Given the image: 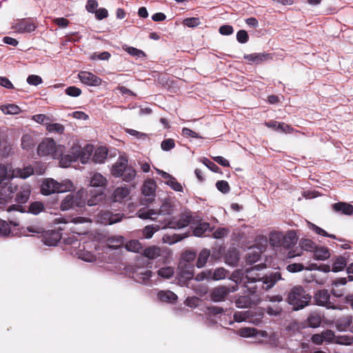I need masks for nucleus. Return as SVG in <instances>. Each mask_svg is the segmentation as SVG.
<instances>
[{
  "label": "nucleus",
  "mask_w": 353,
  "mask_h": 353,
  "mask_svg": "<svg viewBox=\"0 0 353 353\" xmlns=\"http://www.w3.org/2000/svg\"><path fill=\"white\" fill-rule=\"evenodd\" d=\"M64 152V146L57 145L54 139L46 138L38 145L37 152L39 156L50 157L52 159H59Z\"/></svg>",
  "instance_id": "4"
},
{
  "label": "nucleus",
  "mask_w": 353,
  "mask_h": 353,
  "mask_svg": "<svg viewBox=\"0 0 353 353\" xmlns=\"http://www.w3.org/2000/svg\"><path fill=\"white\" fill-rule=\"evenodd\" d=\"M212 228L207 222L199 223L193 230L194 235L196 236H201L206 231L210 230Z\"/></svg>",
  "instance_id": "43"
},
{
  "label": "nucleus",
  "mask_w": 353,
  "mask_h": 353,
  "mask_svg": "<svg viewBox=\"0 0 353 353\" xmlns=\"http://www.w3.org/2000/svg\"><path fill=\"white\" fill-rule=\"evenodd\" d=\"M32 120L40 124H45L47 125L50 122V119L45 114H39L32 116Z\"/></svg>",
  "instance_id": "61"
},
{
  "label": "nucleus",
  "mask_w": 353,
  "mask_h": 353,
  "mask_svg": "<svg viewBox=\"0 0 353 353\" xmlns=\"http://www.w3.org/2000/svg\"><path fill=\"white\" fill-rule=\"evenodd\" d=\"M347 265V260L344 256H339L334 259L332 271L334 272H338L343 270Z\"/></svg>",
  "instance_id": "35"
},
{
  "label": "nucleus",
  "mask_w": 353,
  "mask_h": 353,
  "mask_svg": "<svg viewBox=\"0 0 353 353\" xmlns=\"http://www.w3.org/2000/svg\"><path fill=\"white\" fill-rule=\"evenodd\" d=\"M179 275L184 280H190L194 276V266L186 262H180L179 265Z\"/></svg>",
  "instance_id": "20"
},
{
  "label": "nucleus",
  "mask_w": 353,
  "mask_h": 353,
  "mask_svg": "<svg viewBox=\"0 0 353 353\" xmlns=\"http://www.w3.org/2000/svg\"><path fill=\"white\" fill-rule=\"evenodd\" d=\"M34 145V139L30 134H24L21 138V147L24 150H30Z\"/></svg>",
  "instance_id": "53"
},
{
  "label": "nucleus",
  "mask_w": 353,
  "mask_h": 353,
  "mask_svg": "<svg viewBox=\"0 0 353 353\" xmlns=\"http://www.w3.org/2000/svg\"><path fill=\"white\" fill-rule=\"evenodd\" d=\"M268 54L261 53H254L245 56V59L250 62L259 63L262 61L267 60Z\"/></svg>",
  "instance_id": "41"
},
{
  "label": "nucleus",
  "mask_w": 353,
  "mask_h": 353,
  "mask_svg": "<svg viewBox=\"0 0 353 353\" xmlns=\"http://www.w3.org/2000/svg\"><path fill=\"white\" fill-rule=\"evenodd\" d=\"M298 241V236L296 232L294 230H290L283 235L282 240V247L285 248H290L293 247Z\"/></svg>",
  "instance_id": "25"
},
{
  "label": "nucleus",
  "mask_w": 353,
  "mask_h": 353,
  "mask_svg": "<svg viewBox=\"0 0 353 353\" xmlns=\"http://www.w3.org/2000/svg\"><path fill=\"white\" fill-rule=\"evenodd\" d=\"M283 234L279 231H273L270 233L269 243L270 245L274 249L281 248L282 246V240Z\"/></svg>",
  "instance_id": "27"
},
{
  "label": "nucleus",
  "mask_w": 353,
  "mask_h": 353,
  "mask_svg": "<svg viewBox=\"0 0 353 353\" xmlns=\"http://www.w3.org/2000/svg\"><path fill=\"white\" fill-rule=\"evenodd\" d=\"M156 183L153 180L149 179L143 185L142 193L145 196H153L156 190Z\"/></svg>",
  "instance_id": "37"
},
{
  "label": "nucleus",
  "mask_w": 353,
  "mask_h": 353,
  "mask_svg": "<svg viewBox=\"0 0 353 353\" xmlns=\"http://www.w3.org/2000/svg\"><path fill=\"white\" fill-rule=\"evenodd\" d=\"M17 189V186L13 183L2 186L0 191V209H5L6 205L12 201L13 194Z\"/></svg>",
  "instance_id": "10"
},
{
  "label": "nucleus",
  "mask_w": 353,
  "mask_h": 353,
  "mask_svg": "<svg viewBox=\"0 0 353 353\" xmlns=\"http://www.w3.org/2000/svg\"><path fill=\"white\" fill-rule=\"evenodd\" d=\"M301 249L307 252H314L316 245L310 239H301L299 242Z\"/></svg>",
  "instance_id": "47"
},
{
  "label": "nucleus",
  "mask_w": 353,
  "mask_h": 353,
  "mask_svg": "<svg viewBox=\"0 0 353 353\" xmlns=\"http://www.w3.org/2000/svg\"><path fill=\"white\" fill-rule=\"evenodd\" d=\"M321 333L324 342L327 343H334L335 339V334L332 330H326L325 331H323Z\"/></svg>",
  "instance_id": "59"
},
{
  "label": "nucleus",
  "mask_w": 353,
  "mask_h": 353,
  "mask_svg": "<svg viewBox=\"0 0 353 353\" xmlns=\"http://www.w3.org/2000/svg\"><path fill=\"white\" fill-rule=\"evenodd\" d=\"M239 259V253L236 250H229L225 256V262L231 266L237 264Z\"/></svg>",
  "instance_id": "39"
},
{
  "label": "nucleus",
  "mask_w": 353,
  "mask_h": 353,
  "mask_svg": "<svg viewBox=\"0 0 353 353\" xmlns=\"http://www.w3.org/2000/svg\"><path fill=\"white\" fill-rule=\"evenodd\" d=\"M159 229H160L159 225H147L143 228V230L142 231V234L144 236V238L150 239V238H152V236H153L154 232L158 231Z\"/></svg>",
  "instance_id": "48"
},
{
  "label": "nucleus",
  "mask_w": 353,
  "mask_h": 353,
  "mask_svg": "<svg viewBox=\"0 0 353 353\" xmlns=\"http://www.w3.org/2000/svg\"><path fill=\"white\" fill-rule=\"evenodd\" d=\"M128 159L124 156H120L117 162L112 166V174L115 177H120L128 168Z\"/></svg>",
  "instance_id": "16"
},
{
  "label": "nucleus",
  "mask_w": 353,
  "mask_h": 353,
  "mask_svg": "<svg viewBox=\"0 0 353 353\" xmlns=\"http://www.w3.org/2000/svg\"><path fill=\"white\" fill-rule=\"evenodd\" d=\"M61 239V234L55 230H48L42 235L43 243L48 246H54Z\"/></svg>",
  "instance_id": "19"
},
{
  "label": "nucleus",
  "mask_w": 353,
  "mask_h": 353,
  "mask_svg": "<svg viewBox=\"0 0 353 353\" xmlns=\"http://www.w3.org/2000/svg\"><path fill=\"white\" fill-rule=\"evenodd\" d=\"M314 258L319 261H325L330 258V252L328 248L323 246H317L314 250Z\"/></svg>",
  "instance_id": "30"
},
{
  "label": "nucleus",
  "mask_w": 353,
  "mask_h": 353,
  "mask_svg": "<svg viewBox=\"0 0 353 353\" xmlns=\"http://www.w3.org/2000/svg\"><path fill=\"white\" fill-rule=\"evenodd\" d=\"M228 233V229L225 228H219L214 232L212 235L214 239H222L226 236Z\"/></svg>",
  "instance_id": "62"
},
{
  "label": "nucleus",
  "mask_w": 353,
  "mask_h": 353,
  "mask_svg": "<svg viewBox=\"0 0 353 353\" xmlns=\"http://www.w3.org/2000/svg\"><path fill=\"white\" fill-rule=\"evenodd\" d=\"M152 275V271L139 268L132 273V278L138 283L146 284Z\"/></svg>",
  "instance_id": "22"
},
{
  "label": "nucleus",
  "mask_w": 353,
  "mask_h": 353,
  "mask_svg": "<svg viewBox=\"0 0 353 353\" xmlns=\"http://www.w3.org/2000/svg\"><path fill=\"white\" fill-rule=\"evenodd\" d=\"M308 225H309L310 229L312 230L313 231H314L316 234H318L319 235L326 236V237H330L332 239H336V237L334 234H328L325 230L319 228V226L316 225L314 223L308 222Z\"/></svg>",
  "instance_id": "52"
},
{
  "label": "nucleus",
  "mask_w": 353,
  "mask_h": 353,
  "mask_svg": "<svg viewBox=\"0 0 353 353\" xmlns=\"http://www.w3.org/2000/svg\"><path fill=\"white\" fill-rule=\"evenodd\" d=\"M252 303V301L249 296H241L236 301L238 307H248Z\"/></svg>",
  "instance_id": "54"
},
{
  "label": "nucleus",
  "mask_w": 353,
  "mask_h": 353,
  "mask_svg": "<svg viewBox=\"0 0 353 353\" xmlns=\"http://www.w3.org/2000/svg\"><path fill=\"white\" fill-rule=\"evenodd\" d=\"M10 232L9 224L6 221L0 219V236H7L10 234Z\"/></svg>",
  "instance_id": "60"
},
{
  "label": "nucleus",
  "mask_w": 353,
  "mask_h": 353,
  "mask_svg": "<svg viewBox=\"0 0 353 353\" xmlns=\"http://www.w3.org/2000/svg\"><path fill=\"white\" fill-rule=\"evenodd\" d=\"M210 255V252L208 249H203L199 254V257L196 261V265L198 268H202L206 263L209 256Z\"/></svg>",
  "instance_id": "45"
},
{
  "label": "nucleus",
  "mask_w": 353,
  "mask_h": 353,
  "mask_svg": "<svg viewBox=\"0 0 353 353\" xmlns=\"http://www.w3.org/2000/svg\"><path fill=\"white\" fill-rule=\"evenodd\" d=\"M165 254H167L166 248L156 245L150 246L143 250V255L152 260L163 256Z\"/></svg>",
  "instance_id": "18"
},
{
  "label": "nucleus",
  "mask_w": 353,
  "mask_h": 353,
  "mask_svg": "<svg viewBox=\"0 0 353 353\" xmlns=\"http://www.w3.org/2000/svg\"><path fill=\"white\" fill-rule=\"evenodd\" d=\"M245 275L244 273L239 270L233 272L230 276V279L236 283V284L243 283L244 284ZM238 286V285H236Z\"/></svg>",
  "instance_id": "57"
},
{
  "label": "nucleus",
  "mask_w": 353,
  "mask_h": 353,
  "mask_svg": "<svg viewBox=\"0 0 353 353\" xmlns=\"http://www.w3.org/2000/svg\"><path fill=\"white\" fill-rule=\"evenodd\" d=\"M130 193V190L125 186H121L117 188L112 194V199L114 202H121L126 199Z\"/></svg>",
  "instance_id": "24"
},
{
  "label": "nucleus",
  "mask_w": 353,
  "mask_h": 353,
  "mask_svg": "<svg viewBox=\"0 0 353 353\" xmlns=\"http://www.w3.org/2000/svg\"><path fill=\"white\" fill-rule=\"evenodd\" d=\"M191 221V216L187 214L182 215L179 219L176 218L165 219L163 221H159L163 224L162 228L181 229L188 226Z\"/></svg>",
  "instance_id": "9"
},
{
  "label": "nucleus",
  "mask_w": 353,
  "mask_h": 353,
  "mask_svg": "<svg viewBox=\"0 0 353 353\" xmlns=\"http://www.w3.org/2000/svg\"><path fill=\"white\" fill-rule=\"evenodd\" d=\"M251 316L252 314L250 310L236 312L234 314V319L237 322L248 321L254 324L260 323L261 317L256 319H252Z\"/></svg>",
  "instance_id": "23"
},
{
  "label": "nucleus",
  "mask_w": 353,
  "mask_h": 353,
  "mask_svg": "<svg viewBox=\"0 0 353 353\" xmlns=\"http://www.w3.org/2000/svg\"><path fill=\"white\" fill-rule=\"evenodd\" d=\"M123 50L127 52L129 54L137 58L145 57V54L143 51L135 48L134 47L128 46V45H123L122 46Z\"/></svg>",
  "instance_id": "44"
},
{
  "label": "nucleus",
  "mask_w": 353,
  "mask_h": 353,
  "mask_svg": "<svg viewBox=\"0 0 353 353\" xmlns=\"http://www.w3.org/2000/svg\"><path fill=\"white\" fill-rule=\"evenodd\" d=\"M238 289L237 285L232 287L219 286L215 288L212 292V299L216 302L222 301L230 292H236Z\"/></svg>",
  "instance_id": "14"
},
{
  "label": "nucleus",
  "mask_w": 353,
  "mask_h": 353,
  "mask_svg": "<svg viewBox=\"0 0 353 353\" xmlns=\"http://www.w3.org/2000/svg\"><path fill=\"white\" fill-rule=\"evenodd\" d=\"M124 244V238L122 236H113L107 239V246L109 248L117 249Z\"/></svg>",
  "instance_id": "36"
},
{
  "label": "nucleus",
  "mask_w": 353,
  "mask_h": 353,
  "mask_svg": "<svg viewBox=\"0 0 353 353\" xmlns=\"http://www.w3.org/2000/svg\"><path fill=\"white\" fill-rule=\"evenodd\" d=\"M172 212V205L168 203H164L159 210V215H170Z\"/></svg>",
  "instance_id": "64"
},
{
  "label": "nucleus",
  "mask_w": 353,
  "mask_h": 353,
  "mask_svg": "<svg viewBox=\"0 0 353 353\" xmlns=\"http://www.w3.org/2000/svg\"><path fill=\"white\" fill-rule=\"evenodd\" d=\"M336 329L340 332H345L349 330L353 333L352 316L346 315L337 319L335 323Z\"/></svg>",
  "instance_id": "17"
},
{
  "label": "nucleus",
  "mask_w": 353,
  "mask_h": 353,
  "mask_svg": "<svg viewBox=\"0 0 353 353\" xmlns=\"http://www.w3.org/2000/svg\"><path fill=\"white\" fill-rule=\"evenodd\" d=\"M108 149L105 147H99L94 153L92 161L95 163H103L106 159Z\"/></svg>",
  "instance_id": "31"
},
{
  "label": "nucleus",
  "mask_w": 353,
  "mask_h": 353,
  "mask_svg": "<svg viewBox=\"0 0 353 353\" xmlns=\"http://www.w3.org/2000/svg\"><path fill=\"white\" fill-rule=\"evenodd\" d=\"M161 146L163 150L169 151L174 148V141L172 139H165L162 141Z\"/></svg>",
  "instance_id": "63"
},
{
  "label": "nucleus",
  "mask_w": 353,
  "mask_h": 353,
  "mask_svg": "<svg viewBox=\"0 0 353 353\" xmlns=\"http://www.w3.org/2000/svg\"><path fill=\"white\" fill-rule=\"evenodd\" d=\"M228 272L223 268H216L212 271L211 279L214 281H218L225 278Z\"/></svg>",
  "instance_id": "55"
},
{
  "label": "nucleus",
  "mask_w": 353,
  "mask_h": 353,
  "mask_svg": "<svg viewBox=\"0 0 353 353\" xmlns=\"http://www.w3.org/2000/svg\"><path fill=\"white\" fill-rule=\"evenodd\" d=\"M107 183V179L99 172L93 173L91 176L90 184L92 187H103Z\"/></svg>",
  "instance_id": "32"
},
{
  "label": "nucleus",
  "mask_w": 353,
  "mask_h": 353,
  "mask_svg": "<svg viewBox=\"0 0 353 353\" xmlns=\"http://www.w3.org/2000/svg\"><path fill=\"white\" fill-rule=\"evenodd\" d=\"M307 323L309 327L313 328L318 327L321 323V317L319 314L312 313L307 319Z\"/></svg>",
  "instance_id": "40"
},
{
  "label": "nucleus",
  "mask_w": 353,
  "mask_h": 353,
  "mask_svg": "<svg viewBox=\"0 0 353 353\" xmlns=\"http://www.w3.org/2000/svg\"><path fill=\"white\" fill-rule=\"evenodd\" d=\"M261 253L259 250L254 249H250L249 252L246 256V261L249 263H253L259 260Z\"/></svg>",
  "instance_id": "51"
},
{
  "label": "nucleus",
  "mask_w": 353,
  "mask_h": 353,
  "mask_svg": "<svg viewBox=\"0 0 353 353\" xmlns=\"http://www.w3.org/2000/svg\"><path fill=\"white\" fill-rule=\"evenodd\" d=\"M125 247L127 250L133 252H139L142 249L141 244L138 240H131L128 241L126 243Z\"/></svg>",
  "instance_id": "49"
},
{
  "label": "nucleus",
  "mask_w": 353,
  "mask_h": 353,
  "mask_svg": "<svg viewBox=\"0 0 353 353\" xmlns=\"http://www.w3.org/2000/svg\"><path fill=\"white\" fill-rule=\"evenodd\" d=\"M32 174L33 169L30 166L23 169H13L10 165L0 164V184L6 180H10L14 177L26 179Z\"/></svg>",
  "instance_id": "5"
},
{
  "label": "nucleus",
  "mask_w": 353,
  "mask_h": 353,
  "mask_svg": "<svg viewBox=\"0 0 353 353\" xmlns=\"http://www.w3.org/2000/svg\"><path fill=\"white\" fill-rule=\"evenodd\" d=\"M259 265H255L246 270L245 274L244 286L251 294L257 293L259 288L268 290L281 279L280 272H275L261 276L258 272Z\"/></svg>",
  "instance_id": "1"
},
{
  "label": "nucleus",
  "mask_w": 353,
  "mask_h": 353,
  "mask_svg": "<svg viewBox=\"0 0 353 353\" xmlns=\"http://www.w3.org/2000/svg\"><path fill=\"white\" fill-rule=\"evenodd\" d=\"M335 211L342 212L344 214L351 215L353 214V205L349 203L339 202L333 205Z\"/></svg>",
  "instance_id": "34"
},
{
  "label": "nucleus",
  "mask_w": 353,
  "mask_h": 353,
  "mask_svg": "<svg viewBox=\"0 0 353 353\" xmlns=\"http://www.w3.org/2000/svg\"><path fill=\"white\" fill-rule=\"evenodd\" d=\"M87 192L81 189L76 193L69 194L62 200L60 208L62 211H66L75 208H81L85 205V196Z\"/></svg>",
  "instance_id": "6"
},
{
  "label": "nucleus",
  "mask_w": 353,
  "mask_h": 353,
  "mask_svg": "<svg viewBox=\"0 0 353 353\" xmlns=\"http://www.w3.org/2000/svg\"><path fill=\"white\" fill-rule=\"evenodd\" d=\"M61 159L59 161L60 166L62 168H68L70 166L72 162L77 161V156L74 154L72 150V147L70 148V152L68 154L60 156Z\"/></svg>",
  "instance_id": "29"
},
{
  "label": "nucleus",
  "mask_w": 353,
  "mask_h": 353,
  "mask_svg": "<svg viewBox=\"0 0 353 353\" xmlns=\"http://www.w3.org/2000/svg\"><path fill=\"white\" fill-rule=\"evenodd\" d=\"M311 296L307 294L302 286H295L288 294V303L293 306L294 310L303 309L307 306L310 301Z\"/></svg>",
  "instance_id": "3"
},
{
  "label": "nucleus",
  "mask_w": 353,
  "mask_h": 353,
  "mask_svg": "<svg viewBox=\"0 0 353 353\" xmlns=\"http://www.w3.org/2000/svg\"><path fill=\"white\" fill-rule=\"evenodd\" d=\"M12 28L17 33H30L36 29V25L30 19H21L16 21Z\"/></svg>",
  "instance_id": "13"
},
{
  "label": "nucleus",
  "mask_w": 353,
  "mask_h": 353,
  "mask_svg": "<svg viewBox=\"0 0 353 353\" xmlns=\"http://www.w3.org/2000/svg\"><path fill=\"white\" fill-rule=\"evenodd\" d=\"M31 188L28 184H24L21 186L19 191L17 193L15 196V201L19 204L26 203L30 196Z\"/></svg>",
  "instance_id": "21"
},
{
  "label": "nucleus",
  "mask_w": 353,
  "mask_h": 353,
  "mask_svg": "<svg viewBox=\"0 0 353 353\" xmlns=\"http://www.w3.org/2000/svg\"><path fill=\"white\" fill-rule=\"evenodd\" d=\"M56 223H68L70 222L73 223L74 224H82L87 223L90 225L91 223V220L90 219L85 217L78 216L73 219H71L70 221H68L65 218L61 217L59 219H56Z\"/></svg>",
  "instance_id": "38"
},
{
  "label": "nucleus",
  "mask_w": 353,
  "mask_h": 353,
  "mask_svg": "<svg viewBox=\"0 0 353 353\" xmlns=\"http://www.w3.org/2000/svg\"><path fill=\"white\" fill-rule=\"evenodd\" d=\"M78 77L81 83L89 86H99L102 83L101 79L90 72L81 71Z\"/></svg>",
  "instance_id": "15"
},
{
  "label": "nucleus",
  "mask_w": 353,
  "mask_h": 353,
  "mask_svg": "<svg viewBox=\"0 0 353 353\" xmlns=\"http://www.w3.org/2000/svg\"><path fill=\"white\" fill-rule=\"evenodd\" d=\"M165 183L169 185L172 190L176 192H183V187L177 180L172 176L168 181H165Z\"/></svg>",
  "instance_id": "56"
},
{
  "label": "nucleus",
  "mask_w": 353,
  "mask_h": 353,
  "mask_svg": "<svg viewBox=\"0 0 353 353\" xmlns=\"http://www.w3.org/2000/svg\"><path fill=\"white\" fill-rule=\"evenodd\" d=\"M157 296L160 301L168 303H172L177 299V296L170 290H161L158 292Z\"/></svg>",
  "instance_id": "33"
},
{
  "label": "nucleus",
  "mask_w": 353,
  "mask_h": 353,
  "mask_svg": "<svg viewBox=\"0 0 353 353\" xmlns=\"http://www.w3.org/2000/svg\"><path fill=\"white\" fill-rule=\"evenodd\" d=\"M46 129L50 132H57L61 134L64 130V127L61 123H50L49 122L48 124H47Z\"/></svg>",
  "instance_id": "58"
},
{
  "label": "nucleus",
  "mask_w": 353,
  "mask_h": 353,
  "mask_svg": "<svg viewBox=\"0 0 353 353\" xmlns=\"http://www.w3.org/2000/svg\"><path fill=\"white\" fill-rule=\"evenodd\" d=\"M137 174V172L134 168L132 166H128V168L123 172V174L120 177H122L123 180L126 182H130L132 181Z\"/></svg>",
  "instance_id": "50"
},
{
  "label": "nucleus",
  "mask_w": 353,
  "mask_h": 353,
  "mask_svg": "<svg viewBox=\"0 0 353 353\" xmlns=\"http://www.w3.org/2000/svg\"><path fill=\"white\" fill-rule=\"evenodd\" d=\"M137 216L143 219L157 220V216L159 215V210L153 209L141 208L137 212Z\"/></svg>",
  "instance_id": "28"
},
{
  "label": "nucleus",
  "mask_w": 353,
  "mask_h": 353,
  "mask_svg": "<svg viewBox=\"0 0 353 353\" xmlns=\"http://www.w3.org/2000/svg\"><path fill=\"white\" fill-rule=\"evenodd\" d=\"M73 189V183L70 179H64L58 182L52 178H48L43 181L41 192L43 195H50L54 193L69 192Z\"/></svg>",
  "instance_id": "2"
},
{
  "label": "nucleus",
  "mask_w": 353,
  "mask_h": 353,
  "mask_svg": "<svg viewBox=\"0 0 353 353\" xmlns=\"http://www.w3.org/2000/svg\"><path fill=\"white\" fill-rule=\"evenodd\" d=\"M239 334L242 337L261 336L268 337V334L265 331H258L254 328L245 327L239 330Z\"/></svg>",
  "instance_id": "26"
},
{
  "label": "nucleus",
  "mask_w": 353,
  "mask_h": 353,
  "mask_svg": "<svg viewBox=\"0 0 353 353\" xmlns=\"http://www.w3.org/2000/svg\"><path fill=\"white\" fill-rule=\"evenodd\" d=\"M174 268L170 266L161 268L157 271L158 275L165 279L171 278L174 275Z\"/></svg>",
  "instance_id": "46"
},
{
  "label": "nucleus",
  "mask_w": 353,
  "mask_h": 353,
  "mask_svg": "<svg viewBox=\"0 0 353 353\" xmlns=\"http://www.w3.org/2000/svg\"><path fill=\"white\" fill-rule=\"evenodd\" d=\"M43 210H44V205L42 202L34 201L30 204L28 211H26L25 209V207H23V205H17V204H13V205H10L6 209V211L9 213H11L12 212H14V211L19 212L20 213L30 212L34 215H37L40 212L43 211Z\"/></svg>",
  "instance_id": "8"
},
{
  "label": "nucleus",
  "mask_w": 353,
  "mask_h": 353,
  "mask_svg": "<svg viewBox=\"0 0 353 353\" xmlns=\"http://www.w3.org/2000/svg\"><path fill=\"white\" fill-rule=\"evenodd\" d=\"M314 301L317 305L327 309L341 310L340 307L330 300V294L327 290H318L314 296Z\"/></svg>",
  "instance_id": "7"
},
{
  "label": "nucleus",
  "mask_w": 353,
  "mask_h": 353,
  "mask_svg": "<svg viewBox=\"0 0 353 353\" xmlns=\"http://www.w3.org/2000/svg\"><path fill=\"white\" fill-rule=\"evenodd\" d=\"M123 215L113 214L110 211H102L97 216V221L103 225H112L122 220Z\"/></svg>",
  "instance_id": "12"
},
{
  "label": "nucleus",
  "mask_w": 353,
  "mask_h": 353,
  "mask_svg": "<svg viewBox=\"0 0 353 353\" xmlns=\"http://www.w3.org/2000/svg\"><path fill=\"white\" fill-rule=\"evenodd\" d=\"M72 150L77 156V160L79 159L83 164L87 163L90 159L93 152V146L87 145L83 148L77 143L72 145Z\"/></svg>",
  "instance_id": "11"
},
{
  "label": "nucleus",
  "mask_w": 353,
  "mask_h": 353,
  "mask_svg": "<svg viewBox=\"0 0 353 353\" xmlns=\"http://www.w3.org/2000/svg\"><path fill=\"white\" fill-rule=\"evenodd\" d=\"M0 109L5 114H17L21 112V108L15 104L3 105Z\"/></svg>",
  "instance_id": "42"
}]
</instances>
